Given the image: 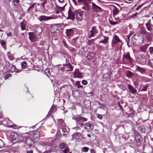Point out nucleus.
I'll return each instance as SVG.
<instances>
[{"label":"nucleus","mask_w":153,"mask_h":153,"mask_svg":"<svg viewBox=\"0 0 153 153\" xmlns=\"http://www.w3.org/2000/svg\"><path fill=\"white\" fill-rule=\"evenodd\" d=\"M64 69H65L66 68H68V69L65 70L66 71H71L73 70V67L70 63H68L67 64H65L64 65Z\"/></svg>","instance_id":"obj_14"},{"label":"nucleus","mask_w":153,"mask_h":153,"mask_svg":"<svg viewBox=\"0 0 153 153\" xmlns=\"http://www.w3.org/2000/svg\"><path fill=\"white\" fill-rule=\"evenodd\" d=\"M35 4V3H34L31 6H30L27 9V11L28 13L29 12V10L32 9V8H33L34 7V5Z\"/></svg>","instance_id":"obj_35"},{"label":"nucleus","mask_w":153,"mask_h":153,"mask_svg":"<svg viewBox=\"0 0 153 153\" xmlns=\"http://www.w3.org/2000/svg\"><path fill=\"white\" fill-rule=\"evenodd\" d=\"M35 30L36 32L39 33L42 31V29L40 27L38 26L36 27V28L35 29Z\"/></svg>","instance_id":"obj_27"},{"label":"nucleus","mask_w":153,"mask_h":153,"mask_svg":"<svg viewBox=\"0 0 153 153\" xmlns=\"http://www.w3.org/2000/svg\"><path fill=\"white\" fill-rule=\"evenodd\" d=\"M69 152V149L68 148H66L63 151V153H67Z\"/></svg>","instance_id":"obj_42"},{"label":"nucleus","mask_w":153,"mask_h":153,"mask_svg":"<svg viewBox=\"0 0 153 153\" xmlns=\"http://www.w3.org/2000/svg\"><path fill=\"white\" fill-rule=\"evenodd\" d=\"M109 22L110 25H115L118 23V21H113L110 20H109Z\"/></svg>","instance_id":"obj_34"},{"label":"nucleus","mask_w":153,"mask_h":153,"mask_svg":"<svg viewBox=\"0 0 153 153\" xmlns=\"http://www.w3.org/2000/svg\"><path fill=\"white\" fill-rule=\"evenodd\" d=\"M97 117L98 118L100 119H102V116L100 114H98Z\"/></svg>","instance_id":"obj_53"},{"label":"nucleus","mask_w":153,"mask_h":153,"mask_svg":"<svg viewBox=\"0 0 153 153\" xmlns=\"http://www.w3.org/2000/svg\"><path fill=\"white\" fill-rule=\"evenodd\" d=\"M99 105H102L103 107H104L105 106V105L104 104H102L100 103L99 102Z\"/></svg>","instance_id":"obj_63"},{"label":"nucleus","mask_w":153,"mask_h":153,"mask_svg":"<svg viewBox=\"0 0 153 153\" xmlns=\"http://www.w3.org/2000/svg\"><path fill=\"white\" fill-rule=\"evenodd\" d=\"M76 18L79 21H81L82 20L83 13L80 10L76 11Z\"/></svg>","instance_id":"obj_8"},{"label":"nucleus","mask_w":153,"mask_h":153,"mask_svg":"<svg viewBox=\"0 0 153 153\" xmlns=\"http://www.w3.org/2000/svg\"><path fill=\"white\" fill-rule=\"evenodd\" d=\"M144 4V3H143L142 4H140V5H139V6H138L136 8V10H138V9L139 8H140L141 7V6Z\"/></svg>","instance_id":"obj_58"},{"label":"nucleus","mask_w":153,"mask_h":153,"mask_svg":"<svg viewBox=\"0 0 153 153\" xmlns=\"http://www.w3.org/2000/svg\"><path fill=\"white\" fill-rule=\"evenodd\" d=\"M10 137L12 140H16L17 138V134H16L12 133L10 135Z\"/></svg>","instance_id":"obj_22"},{"label":"nucleus","mask_w":153,"mask_h":153,"mask_svg":"<svg viewBox=\"0 0 153 153\" xmlns=\"http://www.w3.org/2000/svg\"><path fill=\"white\" fill-rule=\"evenodd\" d=\"M12 35V33L11 32H9L7 34V35L8 36H10Z\"/></svg>","instance_id":"obj_62"},{"label":"nucleus","mask_w":153,"mask_h":153,"mask_svg":"<svg viewBox=\"0 0 153 153\" xmlns=\"http://www.w3.org/2000/svg\"><path fill=\"white\" fill-rule=\"evenodd\" d=\"M3 114L2 112H0V119L3 118Z\"/></svg>","instance_id":"obj_59"},{"label":"nucleus","mask_w":153,"mask_h":153,"mask_svg":"<svg viewBox=\"0 0 153 153\" xmlns=\"http://www.w3.org/2000/svg\"><path fill=\"white\" fill-rule=\"evenodd\" d=\"M112 44H117L120 46V49H122V44L121 42L119 39L118 37L116 35L113 36L112 40Z\"/></svg>","instance_id":"obj_2"},{"label":"nucleus","mask_w":153,"mask_h":153,"mask_svg":"<svg viewBox=\"0 0 153 153\" xmlns=\"http://www.w3.org/2000/svg\"><path fill=\"white\" fill-rule=\"evenodd\" d=\"M127 76L129 77L131 76L132 75L133 73L129 71H127L126 73Z\"/></svg>","instance_id":"obj_29"},{"label":"nucleus","mask_w":153,"mask_h":153,"mask_svg":"<svg viewBox=\"0 0 153 153\" xmlns=\"http://www.w3.org/2000/svg\"><path fill=\"white\" fill-rule=\"evenodd\" d=\"M10 71L11 72H15L16 73H19L20 72L21 70L20 69H17L14 65H13L11 68Z\"/></svg>","instance_id":"obj_15"},{"label":"nucleus","mask_w":153,"mask_h":153,"mask_svg":"<svg viewBox=\"0 0 153 153\" xmlns=\"http://www.w3.org/2000/svg\"><path fill=\"white\" fill-rule=\"evenodd\" d=\"M7 56L9 59L11 60H13L14 59V57L13 54H11L10 51L7 52Z\"/></svg>","instance_id":"obj_20"},{"label":"nucleus","mask_w":153,"mask_h":153,"mask_svg":"<svg viewBox=\"0 0 153 153\" xmlns=\"http://www.w3.org/2000/svg\"><path fill=\"white\" fill-rule=\"evenodd\" d=\"M66 33L67 36H70L73 33V30L72 29H66Z\"/></svg>","instance_id":"obj_17"},{"label":"nucleus","mask_w":153,"mask_h":153,"mask_svg":"<svg viewBox=\"0 0 153 153\" xmlns=\"http://www.w3.org/2000/svg\"><path fill=\"white\" fill-rule=\"evenodd\" d=\"M82 8L83 9L86 10H88V6L87 4H85L84 6H83Z\"/></svg>","instance_id":"obj_39"},{"label":"nucleus","mask_w":153,"mask_h":153,"mask_svg":"<svg viewBox=\"0 0 153 153\" xmlns=\"http://www.w3.org/2000/svg\"><path fill=\"white\" fill-rule=\"evenodd\" d=\"M82 84L84 85H86L88 83V82L87 81L85 80H83L82 82Z\"/></svg>","instance_id":"obj_45"},{"label":"nucleus","mask_w":153,"mask_h":153,"mask_svg":"<svg viewBox=\"0 0 153 153\" xmlns=\"http://www.w3.org/2000/svg\"><path fill=\"white\" fill-rule=\"evenodd\" d=\"M59 146L60 149H63L65 147V144L64 143H61L59 144Z\"/></svg>","instance_id":"obj_36"},{"label":"nucleus","mask_w":153,"mask_h":153,"mask_svg":"<svg viewBox=\"0 0 153 153\" xmlns=\"http://www.w3.org/2000/svg\"><path fill=\"white\" fill-rule=\"evenodd\" d=\"M21 67L23 69H25L27 67V63L25 61H24L21 63Z\"/></svg>","instance_id":"obj_28"},{"label":"nucleus","mask_w":153,"mask_h":153,"mask_svg":"<svg viewBox=\"0 0 153 153\" xmlns=\"http://www.w3.org/2000/svg\"><path fill=\"white\" fill-rule=\"evenodd\" d=\"M29 38L30 40L32 42L36 41L38 38L36 35L33 32H29Z\"/></svg>","instance_id":"obj_6"},{"label":"nucleus","mask_w":153,"mask_h":153,"mask_svg":"<svg viewBox=\"0 0 153 153\" xmlns=\"http://www.w3.org/2000/svg\"><path fill=\"white\" fill-rule=\"evenodd\" d=\"M149 50L151 53H153V48L152 47H150Z\"/></svg>","instance_id":"obj_50"},{"label":"nucleus","mask_w":153,"mask_h":153,"mask_svg":"<svg viewBox=\"0 0 153 153\" xmlns=\"http://www.w3.org/2000/svg\"><path fill=\"white\" fill-rule=\"evenodd\" d=\"M51 150L45 151L43 153H51Z\"/></svg>","instance_id":"obj_56"},{"label":"nucleus","mask_w":153,"mask_h":153,"mask_svg":"<svg viewBox=\"0 0 153 153\" xmlns=\"http://www.w3.org/2000/svg\"><path fill=\"white\" fill-rule=\"evenodd\" d=\"M142 32L144 34H145L146 35H149V33L145 29H142Z\"/></svg>","instance_id":"obj_40"},{"label":"nucleus","mask_w":153,"mask_h":153,"mask_svg":"<svg viewBox=\"0 0 153 153\" xmlns=\"http://www.w3.org/2000/svg\"><path fill=\"white\" fill-rule=\"evenodd\" d=\"M123 57L124 60H126L130 63H132L133 62V59L130 56L129 52H128L124 54L123 55Z\"/></svg>","instance_id":"obj_4"},{"label":"nucleus","mask_w":153,"mask_h":153,"mask_svg":"<svg viewBox=\"0 0 153 153\" xmlns=\"http://www.w3.org/2000/svg\"><path fill=\"white\" fill-rule=\"evenodd\" d=\"M77 125V126H80L81 127H83L84 124L82 123V122H76Z\"/></svg>","instance_id":"obj_41"},{"label":"nucleus","mask_w":153,"mask_h":153,"mask_svg":"<svg viewBox=\"0 0 153 153\" xmlns=\"http://www.w3.org/2000/svg\"><path fill=\"white\" fill-rule=\"evenodd\" d=\"M114 9L113 11V14L114 16H115L117 15L119 12V10L117 9L116 7L115 6L114 7Z\"/></svg>","instance_id":"obj_23"},{"label":"nucleus","mask_w":153,"mask_h":153,"mask_svg":"<svg viewBox=\"0 0 153 153\" xmlns=\"http://www.w3.org/2000/svg\"><path fill=\"white\" fill-rule=\"evenodd\" d=\"M58 122L59 125H61L62 127H65V123L64 121L61 119H59L58 120Z\"/></svg>","instance_id":"obj_26"},{"label":"nucleus","mask_w":153,"mask_h":153,"mask_svg":"<svg viewBox=\"0 0 153 153\" xmlns=\"http://www.w3.org/2000/svg\"><path fill=\"white\" fill-rule=\"evenodd\" d=\"M75 85L78 88H82V86L80 84V82L79 81H77L75 83Z\"/></svg>","instance_id":"obj_33"},{"label":"nucleus","mask_w":153,"mask_h":153,"mask_svg":"<svg viewBox=\"0 0 153 153\" xmlns=\"http://www.w3.org/2000/svg\"><path fill=\"white\" fill-rule=\"evenodd\" d=\"M139 137V138L137 139L136 138V140L137 142H138L139 143H140L141 142V140H140V138H142L141 136L139 135L138 136Z\"/></svg>","instance_id":"obj_38"},{"label":"nucleus","mask_w":153,"mask_h":153,"mask_svg":"<svg viewBox=\"0 0 153 153\" xmlns=\"http://www.w3.org/2000/svg\"><path fill=\"white\" fill-rule=\"evenodd\" d=\"M126 3H130L132 1V0H124Z\"/></svg>","instance_id":"obj_52"},{"label":"nucleus","mask_w":153,"mask_h":153,"mask_svg":"<svg viewBox=\"0 0 153 153\" xmlns=\"http://www.w3.org/2000/svg\"><path fill=\"white\" fill-rule=\"evenodd\" d=\"M78 1L79 2H82L85 4L86 3V2L85 0H78Z\"/></svg>","instance_id":"obj_54"},{"label":"nucleus","mask_w":153,"mask_h":153,"mask_svg":"<svg viewBox=\"0 0 153 153\" xmlns=\"http://www.w3.org/2000/svg\"><path fill=\"white\" fill-rule=\"evenodd\" d=\"M45 73H46L47 75L48 76L50 75V71L48 70H46L45 71Z\"/></svg>","instance_id":"obj_49"},{"label":"nucleus","mask_w":153,"mask_h":153,"mask_svg":"<svg viewBox=\"0 0 153 153\" xmlns=\"http://www.w3.org/2000/svg\"><path fill=\"white\" fill-rule=\"evenodd\" d=\"M11 75L10 74H8L4 76V79H7L9 77L11 76Z\"/></svg>","instance_id":"obj_48"},{"label":"nucleus","mask_w":153,"mask_h":153,"mask_svg":"<svg viewBox=\"0 0 153 153\" xmlns=\"http://www.w3.org/2000/svg\"><path fill=\"white\" fill-rule=\"evenodd\" d=\"M95 55V54L94 53H91L87 56V57L88 59H91Z\"/></svg>","instance_id":"obj_21"},{"label":"nucleus","mask_w":153,"mask_h":153,"mask_svg":"<svg viewBox=\"0 0 153 153\" xmlns=\"http://www.w3.org/2000/svg\"><path fill=\"white\" fill-rule=\"evenodd\" d=\"M60 3H62L64 1V0H58Z\"/></svg>","instance_id":"obj_64"},{"label":"nucleus","mask_w":153,"mask_h":153,"mask_svg":"<svg viewBox=\"0 0 153 153\" xmlns=\"http://www.w3.org/2000/svg\"><path fill=\"white\" fill-rule=\"evenodd\" d=\"M5 42L4 40L2 41L1 42V44L2 46H4L5 45Z\"/></svg>","instance_id":"obj_57"},{"label":"nucleus","mask_w":153,"mask_h":153,"mask_svg":"<svg viewBox=\"0 0 153 153\" xmlns=\"http://www.w3.org/2000/svg\"><path fill=\"white\" fill-rule=\"evenodd\" d=\"M89 149V148L86 147H82L81 149L82 152H87Z\"/></svg>","instance_id":"obj_32"},{"label":"nucleus","mask_w":153,"mask_h":153,"mask_svg":"<svg viewBox=\"0 0 153 153\" xmlns=\"http://www.w3.org/2000/svg\"><path fill=\"white\" fill-rule=\"evenodd\" d=\"M97 33V31L96 28V27L95 26L93 27L88 33V37L89 38H91V37L94 36Z\"/></svg>","instance_id":"obj_5"},{"label":"nucleus","mask_w":153,"mask_h":153,"mask_svg":"<svg viewBox=\"0 0 153 153\" xmlns=\"http://www.w3.org/2000/svg\"><path fill=\"white\" fill-rule=\"evenodd\" d=\"M62 128V130L63 132L64 133H66L65 134H67V131H66V129L65 128H64V127H61Z\"/></svg>","instance_id":"obj_46"},{"label":"nucleus","mask_w":153,"mask_h":153,"mask_svg":"<svg viewBox=\"0 0 153 153\" xmlns=\"http://www.w3.org/2000/svg\"><path fill=\"white\" fill-rule=\"evenodd\" d=\"M50 110H51V111L54 112L56 111V108L54 106H52L51 107Z\"/></svg>","instance_id":"obj_43"},{"label":"nucleus","mask_w":153,"mask_h":153,"mask_svg":"<svg viewBox=\"0 0 153 153\" xmlns=\"http://www.w3.org/2000/svg\"><path fill=\"white\" fill-rule=\"evenodd\" d=\"M94 39L88 40V44L89 45H91L93 43Z\"/></svg>","instance_id":"obj_44"},{"label":"nucleus","mask_w":153,"mask_h":153,"mask_svg":"<svg viewBox=\"0 0 153 153\" xmlns=\"http://www.w3.org/2000/svg\"><path fill=\"white\" fill-rule=\"evenodd\" d=\"M140 50L143 52H145L147 48V46L146 45L142 46L140 48Z\"/></svg>","instance_id":"obj_31"},{"label":"nucleus","mask_w":153,"mask_h":153,"mask_svg":"<svg viewBox=\"0 0 153 153\" xmlns=\"http://www.w3.org/2000/svg\"><path fill=\"white\" fill-rule=\"evenodd\" d=\"M20 24L22 30H25V24L24 23L23 21L21 22Z\"/></svg>","instance_id":"obj_30"},{"label":"nucleus","mask_w":153,"mask_h":153,"mask_svg":"<svg viewBox=\"0 0 153 153\" xmlns=\"http://www.w3.org/2000/svg\"><path fill=\"white\" fill-rule=\"evenodd\" d=\"M135 68L136 71L141 74H145L146 73V70L143 68H141L137 65L135 66Z\"/></svg>","instance_id":"obj_10"},{"label":"nucleus","mask_w":153,"mask_h":153,"mask_svg":"<svg viewBox=\"0 0 153 153\" xmlns=\"http://www.w3.org/2000/svg\"><path fill=\"white\" fill-rule=\"evenodd\" d=\"M40 134L39 131H36L35 132L33 135V138L34 139H35V138H38Z\"/></svg>","instance_id":"obj_25"},{"label":"nucleus","mask_w":153,"mask_h":153,"mask_svg":"<svg viewBox=\"0 0 153 153\" xmlns=\"http://www.w3.org/2000/svg\"><path fill=\"white\" fill-rule=\"evenodd\" d=\"M148 85H144L143 88L141 89V91H145L147 90Z\"/></svg>","instance_id":"obj_37"},{"label":"nucleus","mask_w":153,"mask_h":153,"mask_svg":"<svg viewBox=\"0 0 153 153\" xmlns=\"http://www.w3.org/2000/svg\"><path fill=\"white\" fill-rule=\"evenodd\" d=\"M66 5V4H65L63 7H58V8L59 10L61 11H62L64 10V8Z\"/></svg>","instance_id":"obj_47"},{"label":"nucleus","mask_w":153,"mask_h":153,"mask_svg":"<svg viewBox=\"0 0 153 153\" xmlns=\"http://www.w3.org/2000/svg\"><path fill=\"white\" fill-rule=\"evenodd\" d=\"M128 88V89L132 94L135 93L137 91L133 87L129 85H127Z\"/></svg>","instance_id":"obj_16"},{"label":"nucleus","mask_w":153,"mask_h":153,"mask_svg":"<svg viewBox=\"0 0 153 153\" xmlns=\"http://www.w3.org/2000/svg\"><path fill=\"white\" fill-rule=\"evenodd\" d=\"M92 8L95 10H96L97 11L98 10H101V8L98 6L96 5L94 3L92 2Z\"/></svg>","instance_id":"obj_18"},{"label":"nucleus","mask_w":153,"mask_h":153,"mask_svg":"<svg viewBox=\"0 0 153 153\" xmlns=\"http://www.w3.org/2000/svg\"><path fill=\"white\" fill-rule=\"evenodd\" d=\"M90 151L91 153H95L93 149H90Z\"/></svg>","instance_id":"obj_61"},{"label":"nucleus","mask_w":153,"mask_h":153,"mask_svg":"<svg viewBox=\"0 0 153 153\" xmlns=\"http://www.w3.org/2000/svg\"><path fill=\"white\" fill-rule=\"evenodd\" d=\"M104 39L99 41L100 43H102L103 44H105L107 43L108 40V37L105 36H103Z\"/></svg>","instance_id":"obj_19"},{"label":"nucleus","mask_w":153,"mask_h":153,"mask_svg":"<svg viewBox=\"0 0 153 153\" xmlns=\"http://www.w3.org/2000/svg\"><path fill=\"white\" fill-rule=\"evenodd\" d=\"M84 128L87 131L89 130L90 129H93L94 128V126L90 123H87L84 125Z\"/></svg>","instance_id":"obj_13"},{"label":"nucleus","mask_w":153,"mask_h":153,"mask_svg":"<svg viewBox=\"0 0 153 153\" xmlns=\"http://www.w3.org/2000/svg\"><path fill=\"white\" fill-rule=\"evenodd\" d=\"M31 139L30 138H27L25 140V143L28 145H30L31 144Z\"/></svg>","instance_id":"obj_24"},{"label":"nucleus","mask_w":153,"mask_h":153,"mask_svg":"<svg viewBox=\"0 0 153 153\" xmlns=\"http://www.w3.org/2000/svg\"><path fill=\"white\" fill-rule=\"evenodd\" d=\"M55 17L53 16H47L44 15L41 16L38 18V19L40 22L47 21L49 20L55 19Z\"/></svg>","instance_id":"obj_3"},{"label":"nucleus","mask_w":153,"mask_h":153,"mask_svg":"<svg viewBox=\"0 0 153 153\" xmlns=\"http://www.w3.org/2000/svg\"><path fill=\"white\" fill-rule=\"evenodd\" d=\"M114 20L116 21H118V22L120 20V19L118 17H114Z\"/></svg>","instance_id":"obj_55"},{"label":"nucleus","mask_w":153,"mask_h":153,"mask_svg":"<svg viewBox=\"0 0 153 153\" xmlns=\"http://www.w3.org/2000/svg\"><path fill=\"white\" fill-rule=\"evenodd\" d=\"M74 78H81L82 77V75L81 73H80L78 69H76L74 73Z\"/></svg>","instance_id":"obj_11"},{"label":"nucleus","mask_w":153,"mask_h":153,"mask_svg":"<svg viewBox=\"0 0 153 153\" xmlns=\"http://www.w3.org/2000/svg\"><path fill=\"white\" fill-rule=\"evenodd\" d=\"M44 2L43 3H42V5L43 7H45V4H46L47 0H43Z\"/></svg>","instance_id":"obj_51"},{"label":"nucleus","mask_w":153,"mask_h":153,"mask_svg":"<svg viewBox=\"0 0 153 153\" xmlns=\"http://www.w3.org/2000/svg\"><path fill=\"white\" fill-rule=\"evenodd\" d=\"M137 61L139 63L143 64L147 61V59L144 55H139L136 58Z\"/></svg>","instance_id":"obj_1"},{"label":"nucleus","mask_w":153,"mask_h":153,"mask_svg":"<svg viewBox=\"0 0 153 153\" xmlns=\"http://www.w3.org/2000/svg\"><path fill=\"white\" fill-rule=\"evenodd\" d=\"M146 25L147 30L150 31H153V32L151 33V34L153 36V25L151 24L150 21H149L146 24Z\"/></svg>","instance_id":"obj_9"},{"label":"nucleus","mask_w":153,"mask_h":153,"mask_svg":"<svg viewBox=\"0 0 153 153\" xmlns=\"http://www.w3.org/2000/svg\"><path fill=\"white\" fill-rule=\"evenodd\" d=\"M76 122H86L87 121L88 119L85 117H81L79 116H77L75 119Z\"/></svg>","instance_id":"obj_12"},{"label":"nucleus","mask_w":153,"mask_h":153,"mask_svg":"<svg viewBox=\"0 0 153 153\" xmlns=\"http://www.w3.org/2000/svg\"><path fill=\"white\" fill-rule=\"evenodd\" d=\"M68 17L67 18V19H70L72 20H74V16L75 14L76 13V11L72 12L70 9L68 10Z\"/></svg>","instance_id":"obj_7"},{"label":"nucleus","mask_w":153,"mask_h":153,"mask_svg":"<svg viewBox=\"0 0 153 153\" xmlns=\"http://www.w3.org/2000/svg\"><path fill=\"white\" fill-rule=\"evenodd\" d=\"M27 153H33V151L32 150L30 151H27Z\"/></svg>","instance_id":"obj_60"}]
</instances>
